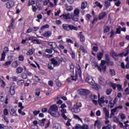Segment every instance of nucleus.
Wrapping results in <instances>:
<instances>
[{"label":"nucleus","mask_w":129,"mask_h":129,"mask_svg":"<svg viewBox=\"0 0 129 129\" xmlns=\"http://www.w3.org/2000/svg\"><path fill=\"white\" fill-rule=\"evenodd\" d=\"M102 57H103V53L102 52H99L97 54V58L98 60L100 61V60H101Z\"/></svg>","instance_id":"nucleus-25"},{"label":"nucleus","mask_w":129,"mask_h":129,"mask_svg":"<svg viewBox=\"0 0 129 129\" xmlns=\"http://www.w3.org/2000/svg\"><path fill=\"white\" fill-rule=\"evenodd\" d=\"M14 5H15V3L13 2V1H10L7 4V7L8 9H11V8H13L14 7Z\"/></svg>","instance_id":"nucleus-14"},{"label":"nucleus","mask_w":129,"mask_h":129,"mask_svg":"<svg viewBox=\"0 0 129 129\" xmlns=\"http://www.w3.org/2000/svg\"><path fill=\"white\" fill-rule=\"evenodd\" d=\"M22 109H18V113H19V114H21V115H26V112H22Z\"/></svg>","instance_id":"nucleus-49"},{"label":"nucleus","mask_w":129,"mask_h":129,"mask_svg":"<svg viewBox=\"0 0 129 129\" xmlns=\"http://www.w3.org/2000/svg\"><path fill=\"white\" fill-rule=\"evenodd\" d=\"M109 32V27L106 26L104 28V33H108Z\"/></svg>","instance_id":"nucleus-53"},{"label":"nucleus","mask_w":129,"mask_h":129,"mask_svg":"<svg viewBox=\"0 0 129 129\" xmlns=\"http://www.w3.org/2000/svg\"><path fill=\"white\" fill-rule=\"evenodd\" d=\"M0 129H13V127L5 126L4 124H0Z\"/></svg>","instance_id":"nucleus-26"},{"label":"nucleus","mask_w":129,"mask_h":129,"mask_svg":"<svg viewBox=\"0 0 129 129\" xmlns=\"http://www.w3.org/2000/svg\"><path fill=\"white\" fill-rule=\"evenodd\" d=\"M35 51L34 49H30L27 53V55H33V53Z\"/></svg>","instance_id":"nucleus-39"},{"label":"nucleus","mask_w":129,"mask_h":129,"mask_svg":"<svg viewBox=\"0 0 129 129\" xmlns=\"http://www.w3.org/2000/svg\"><path fill=\"white\" fill-rule=\"evenodd\" d=\"M111 92H112V89H108L106 91V93L107 95H109L111 94Z\"/></svg>","instance_id":"nucleus-45"},{"label":"nucleus","mask_w":129,"mask_h":129,"mask_svg":"<svg viewBox=\"0 0 129 129\" xmlns=\"http://www.w3.org/2000/svg\"><path fill=\"white\" fill-rule=\"evenodd\" d=\"M12 67L13 68H16L18 67V62L17 61H15L12 63Z\"/></svg>","instance_id":"nucleus-58"},{"label":"nucleus","mask_w":129,"mask_h":129,"mask_svg":"<svg viewBox=\"0 0 129 129\" xmlns=\"http://www.w3.org/2000/svg\"><path fill=\"white\" fill-rule=\"evenodd\" d=\"M69 30H71V31H72V30H74L75 31H77L78 29H77V27H75L72 25H70Z\"/></svg>","instance_id":"nucleus-41"},{"label":"nucleus","mask_w":129,"mask_h":129,"mask_svg":"<svg viewBox=\"0 0 129 129\" xmlns=\"http://www.w3.org/2000/svg\"><path fill=\"white\" fill-rule=\"evenodd\" d=\"M35 3L36 0H29L27 7H30V6H33V5H35Z\"/></svg>","instance_id":"nucleus-27"},{"label":"nucleus","mask_w":129,"mask_h":129,"mask_svg":"<svg viewBox=\"0 0 129 129\" xmlns=\"http://www.w3.org/2000/svg\"><path fill=\"white\" fill-rule=\"evenodd\" d=\"M48 46H50V47H51V49H52L53 51H55L54 49H56V48H57V44H56L55 42H48Z\"/></svg>","instance_id":"nucleus-11"},{"label":"nucleus","mask_w":129,"mask_h":129,"mask_svg":"<svg viewBox=\"0 0 129 129\" xmlns=\"http://www.w3.org/2000/svg\"><path fill=\"white\" fill-rule=\"evenodd\" d=\"M106 63H108L109 65H110V66H113V65H114V63L113 62V61L101 60L100 67H99L98 64L96 63V62L94 63V64H92V66H95V67H98V69H99V71H100V72L105 73V72L106 71V66H105V64H106Z\"/></svg>","instance_id":"nucleus-1"},{"label":"nucleus","mask_w":129,"mask_h":129,"mask_svg":"<svg viewBox=\"0 0 129 129\" xmlns=\"http://www.w3.org/2000/svg\"><path fill=\"white\" fill-rule=\"evenodd\" d=\"M62 60H63L62 58L56 57L55 58H52L51 62L54 66H59L61 64Z\"/></svg>","instance_id":"nucleus-4"},{"label":"nucleus","mask_w":129,"mask_h":129,"mask_svg":"<svg viewBox=\"0 0 129 129\" xmlns=\"http://www.w3.org/2000/svg\"><path fill=\"white\" fill-rule=\"evenodd\" d=\"M98 97L99 98L98 103L99 105H100V106H103V104H104V102H105V103L106 104L108 103V101L105 100L104 97H102L100 98V95L99 94H98Z\"/></svg>","instance_id":"nucleus-6"},{"label":"nucleus","mask_w":129,"mask_h":129,"mask_svg":"<svg viewBox=\"0 0 129 129\" xmlns=\"http://www.w3.org/2000/svg\"><path fill=\"white\" fill-rule=\"evenodd\" d=\"M86 81L92 85V86H93V88L95 89H96V88H97V86H96L95 83H94V81H93L92 77H88L86 79Z\"/></svg>","instance_id":"nucleus-5"},{"label":"nucleus","mask_w":129,"mask_h":129,"mask_svg":"<svg viewBox=\"0 0 129 129\" xmlns=\"http://www.w3.org/2000/svg\"><path fill=\"white\" fill-rule=\"evenodd\" d=\"M105 6L106 8H109V6H110V2L108 1H105Z\"/></svg>","instance_id":"nucleus-46"},{"label":"nucleus","mask_w":129,"mask_h":129,"mask_svg":"<svg viewBox=\"0 0 129 129\" xmlns=\"http://www.w3.org/2000/svg\"><path fill=\"white\" fill-rule=\"evenodd\" d=\"M79 17L76 16V15H74L73 16H72V19L73 21H74L75 22H78Z\"/></svg>","instance_id":"nucleus-36"},{"label":"nucleus","mask_w":129,"mask_h":129,"mask_svg":"<svg viewBox=\"0 0 129 129\" xmlns=\"http://www.w3.org/2000/svg\"><path fill=\"white\" fill-rule=\"evenodd\" d=\"M100 121L99 120H96L95 122L94 126H97L98 128H100Z\"/></svg>","instance_id":"nucleus-29"},{"label":"nucleus","mask_w":129,"mask_h":129,"mask_svg":"<svg viewBox=\"0 0 129 129\" xmlns=\"http://www.w3.org/2000/svg\"><path fill=\"white\" fill-rule=\"evenodd\" d=\"M61 13V10H59L56 11V12L54 13V16L55 17L58 16L59 15H60V13Z\"/></svg>","instance_id":"nucleus-61"},{"label":"nucleus","mask_w":129,"mask_h":129,"mask_svg":"<svg viewBox=\"0 0 129 129\" xmlns=\"http://www.w3.org/2000/svg\"><path fill=\"white\" fill-rule=\"evenodd\" d=\"M46 53H48V54H52L53 52V50L51 49H45Z\"/></svg>","instance_id":"nucleus-55"},{"label":"nucleus","mask_w":129,"mask_h":129,"mask_svg":"<svg viewBox=\"0 0 129 129\" xmlns=\"http://www.w3.org/2000/svg\"><path fill=\"white\" fill-rule=\"evenodd\" d=\"M70 54L71 55L72 59H75V52L72 50V49L70 51Z\"/></svg>","instance_id":"nucleus-34"},{"label":"nucleus","mask_w":129,"mask_h":129,"mask_svg":"<svg viewBox=\"0 0 129 129\" xmlns=\"http://www.w3.org/2000/svg\"><path fill=\"white\" fill-rule=\"evenodd\" d=\"M108 34H110V38H113L114 37V31L113 30H112L110 33Z\"/></svg>","instance_id":"nucleus-54"},{"label":"nucleus","mask_w":129,"mask_h":129,"mask_svg":"<svg viewBox=\"0 0 129 129\" xmlns=\"http://www.w3.org/2000/svg\"><path fill=\"white\" fill-rule=\"evenodd\" d=\"M24 83H25V81L24 80H18L17 81V85L21 86L24 84Z\"/></svg>","instance_id":"nucleus-40"},{"label":"nucleus","mask_w":129,"mask_h":129,"mask_svg":"<svg viewBox=\"0 0 129 129\" xmlns=\"http://www.w3.org/2000/svg\"><path fill=\"white\" fill-rule=\"evenodd\" d=\"M79 93L81 95H88V94H89V90L85 89H82L79 91Z\"/></svg>","instance_id":"nucleus-9"},{"label":"nucleus","mask_w":129,"mask_h":129,"mask_svg":"<svg viewBox=\"0 0 129 129\" xmlns=\"http://www.w3.org/2000/svg\"><path fill=\"white\" fill-rule=\"evenodd\" d=\"M80 77L81 78L82 76V73L81 72V69H80V67H78L76 70V75L72 76L71 78H69L67 79V81L68 82H71V81H76L77 80V77Z\"/></svg>","instance_id":"nucleus-2"},{"label":"nucleus","mask_w":129,"mask_h":129,"mask_svg":"<svg viewBox=\"0 0 129 129\" xmlns=\"http://www.w3.org/2000/svg\"><path fill=\"white\" fill-rule=\"evenodd\" d=\"M117 88L118 91H122V85L120 84H117Z\"/></svg>","instance_id":"nucleus-42"},{"label":"nucleus","mask_w":129,"mask_h":129,"mask_svg":"<svg viewBox=\"0 0 129 129\" xmlns=\"http://www.w3.org/2000/svg\"><path fill=\"white\" fill-rule=\"evenodd\" d=\"M95 5L96 7H98V8H100V9H102V7L103 6L100 4V3L98 2H95Z\"/></svg>","instance_id":"nucleus-43"},{"label":"nucleus","mask_w":129,"mask_h":129,"mask_svg":"<svg viewBox=\"0 0 129 129\" xmlns=\"http://www.w3.org/2000/svg\"><path fill=\"white\" fill-rule=\"evenodd\" d=\"M112 128V126L110 124H108L107 126H104L102 129H111Z\"/></svg>","instance_id":"nucleus-44"},{"label":"nucleus","mask_w":129,"mask_h":129,"mask_svg":"<svg viewBox=\"0 0 129 129\" xmlns=\"http://www.w3.org/2000/svg\"><path fill=\"white\" fill-rule=\"evenodd\" d=\"M109 73L111 76H115V71L113 69H110L109 70Z\"/></svg>","instance_id":"nucleus-23"},{"label":"nucleus","mask_w":129,"mask_h":129,"mask_svg":"<svg viewBox=\"0 0 129 129\" xmlns=\"http://www.w3.org/2000/svg\"><path fill=\"white\" fill-rule=\"evenodd\" d=\"M31 42L32 43H35V44H41V42H40V41H39V40L38 39H34L33 40H32Z\"/></svg>","instance_id":"nucleus-52"},{"label":"nucleus","mask_w":129,"mask_h":129,"mask_svg":"<svg viewBox=\"0 0 129 129\" xmlns=\"http://www.w3.org/2000/svg\"><path fill=\"white\" fill-rule=\"evenodd\" d=\"M82 106V104L80 103H77L76 104L74 105V106L71 109V111L72 112H75V113H78L80 112L81 109L80 108Z\"/></svg>","instance_id":"nucleus-3"},{"label":"nucleus","mask_w":129,"mask_h":129,"mask_svg":"<svg viewBox=\"0 0 129 129\" xmlns=\"http://www.w3.org/2000/svg\"><path fill=\"white\" fill-rule=\"evenodd\" d=\"M25 57L23 55H21L19 56V61H24Z\"/></svg>","instance_id":"nucleus-62"},{"label":"nucleus","mask_w":129,"mask_h":129,"mask_svg":"<svg viewBox=\"0 0 129 129\" xmlns=\"http://www.w3.org/2000/svg\"><path fill=\"white\" fill-rule=\"evenodd\" d=\"M62 28L66 31H69L70 25H68V24H63L62 25Z\"/></svg>","instance_id":"nucleus-31"},{"label":"nucleus","mask_w":129,"mask_h":129,"mask_svg":"<svg viewBox=\"0 0 129 129\" xmlns=\"http://www.w3.org/2000/svg\"><path fill=\"white\" fill-rule=\"evenodd\" d=\"M15 93V88H14V87H10V94H11L12 95H14Z\"/></svg>","instance_id":"nucleus-37"},{"label":"nucleus","mask_w":129,"mask_h":129,"mask_svg":"<svg viewBox=\"0 0 129 129\" xmlns=\"http://www.w3.org/2000/svg\"><path fill=\"white\" fill-rule=\"evenodd\" d=\"M114 106V101L110 100L109 102L108 106L110 108H112Z\"/></svg>","instance_id":"nucleus-32"},{"label":"nucleus","mask_w":129,"mask_h":129,"mask_svg":"<svg viewBox=\"0 0 129 129\" xmlns=\"http://www.w3.org/2000/svg\"><path fill=\"white\" fill-rule=\"evenodd\" d=\"M88 128H89L88 125L86 124H84L83 125H82V127L80 129H88Z\"/></svg>","instance_id":"nucleus-57"},{"label":"nucleus","mask_w":129,"mask_h":129,"mask_svg":"<svg viewBox=\"0 0 129 129\" xmlns=\"http://www.w3.org/2000/svg\"><path fill=\"white\" fill-rule=\"evenodd\" d=\"M57 110H59L58 106L56 104H53L50 106L49 109L48 110V113L56 111Z\"/></svg>","instance_id":"nucleus-8"},{"label":"nucleus","mask_w":129,"mask_h":129,"mask_svg":"<svg viewBox=\"0 0 129 129\" xmlns=\"http://www.w3.org/2000/svg\"><path fill=\"white\" fill-rule=\"evenodd\" d=\"M66 10L68 12H71L73 10V7L72 6H69L66 8Z\"/></svg>","instance_id":"nucleus-59"},{"label":"nucleus","mask_w":129,"mask_h":129,"mask_svg":"<svg viewBox=\"0 0 129 129\" xmlns=\"http://www.w3.org/2000/svg\"><path fill=\"white\" fill-rule=\"evenodd\" d=\"M12 64V61L11 60H9L6 61L5 63H4V66H6V67H9L10 65Z\"/></svg>","instance_id":"nucleus-35"},{"label":"nucleus","mask_w":129,"mask_h":129,"mask_svg":"<svg viewBox=\"0 0 129 129\" xmlns=\"http://www.w3.org/2000/svg\"><path fill=\"white\" fill-rule=\"evenodd\" d=\"M10 114L12 115V116H17L18 115L17 114V111L15 109H11L10 110Z\"/></svg>","instance_id":"nucleus-18"},{"label":"nucleus","mask_w":129,"mask_h":129,"mask_svg":"<svg viewBox=\"0 0 129 129\" xmlns=\"http://www.w3.org/2000/svg\"><path fill=\"white\" fill-rule=\"evenodd\" d=\"M11 21L12 22H11V25L10 26H9V28H11L12 29H15V22L16 21V19H14V18H12Z\"/></svg>","instance_id":"nucleus-20"},{"label":"nucleus","mask_w":129,"mask_h":129,"mask_svg":"<svg viewBox=\"0 0 129 129\" xmlns=\"http://www.w3.org/2000/svg\"><path fill=\"white\" fill-rule=\"evenodd\" d=\"M103 111L105 114V116L106 117V118H108L109 117V111L105 107L103 108Z\"/></svg>","instance_id":"nucleus-15"},{"label":"nucleus","mask_w":129,"mask_h":129,"mask_svg":"<svg viewBox=\"0 0 129 129\" xmlns=\"http://www.w3.org/2000/svg\"><path fill=\"white\" fill-rule=\"evenodd\" d=\"M113 121H114V122H116L118 123L120 121L118 118H117L116 116H114L113 118Z\"/></svg>","instance_id":"nucleus-48"},{"label":"nucleus","mask_w":129,"mask_h":129,"mask_svg":"<svg viewBox=\"0 0 129 129\" xmlns=\"http://www.w3.org/2000/svg\"><path fill=\"white\" fill-rule=\"evenodd\" d=\"M24 69L22 67H19L16 69V74H21L22 72H23Z\"/></svg>","instance_id":"nucleus-22"},{"label":"nucleus","mask_w":129,"mask_h":129,"mask_svg":"<svg viewBox=\"0 0 129 129\" xmlns=\"http://www.w3.org/2000/svg\"><path fill=\"white\" fill-rule=\"evenodd\" d=\"M87 7V2L86 1H84L82 2L81 4V10H85L86 8Z\"/></svg>","instance_id":"nucleus-17"},{"label":"nucleus","mask_w":129,"mask_h":129,"mask_svg":"<svg viewBox=\"0 0 129 129\" xmlns=\"http://www.w3.org/2000/svg\"><path fill=\"white\" fill-rule=\"evenodd\" d=\"M80 37L81 42H85V36L82 34H79Z\"/></svg>","instance_id":"nucleus-33"},{"label":"nucleus","mask_w":129,"mask_h":129,"mask_svg":"<svg viewBox=\"0 0 129 129\" xmlns=\"http://www.w3.org/2000/svg\"><path fill=\"white\" fill-rule=\"evenodd\" d=\"M93 46L92 50L94 52H97L98 51V47H97V44H92Z\"/></svg>","instance_id":"nucleus-24"},{"label":"nucleus","mask_w":129,"mask_h":129,"mask_svg":"<svg viewBox=\"0 0 129 129\" xmlns=\"http://www.w3.org/2000/svg\"><path fill=\"white\" fill-rule=\"evenodd\" d=\"M55 101H56L57 104H62V103H63V101L59 99L58 97H57L56 98H55Z\"/></svg>","instance_id":"nucleus-38"},{"label":"nucleus","mask_w":129,"mask_h":129,"mask_svg":"<svg viewBox=\"0 0 129 129\" xmlns=\"http://www.w3.org/2000/svg\"><path fill=\"white\" fill-rule=\"evenodd\" d=\"M67 103L68 105V108L69 110H71L72 108L73 107H72V102L70 101H68L67 102Z\"/></svg>","instance_id":"nucleus-30"},{"label":"nucleus","mask_w":129,"mask_h":129,"mask_svg":"<svg viewBox=\"0 0 129 129\" xmlns=\"http://www.w3.org/2000/svg\"><path fill=\"white\" fill-rule=\"evenodd\" d=\"M80 14V10L78 8H76L74 11V15L76 17H79Z\"/></svg>","instance_id":"nucleus-16"},{"label":"nucleus","mask_w":129,"mask_h":129,"mask_svg":"<svg viewBox=\"0 0 129 129\" xmlns=\"http://www.w3.org/2000/svg\"><path fill=\"white\" fill-rule=\"evenodd\" d=\"M4 116H6V115H9V110H8V109H5L4 110Z\"/></svg>","instance_id":"nucleus-50"},{"label":"nucleus","mask_w":129,"mask_h":129,"mask_svg":"<svg viewBox=\"0 0 129 129\" xmlns=\"http://www.w3.org/2000/svg\"><path fill=\"white\" fill-rule=\"evenodd\" d=\"M21 77L23 79H27L28 78V75L26 73H24L21 75Z\"/></svg>","instance_id":"nucleus-51"},{"label":"nucleus","mask_w":129,"mask_h":129,"mask_svg":"<svg viewBox=\"0 0 129 129\" xmlns=\"http://www.w3.org/2000/svg\"><path fill=\"white\" fill-rule=\"evenodd\" d=\"M116 110H117V108H115L113 109H111L110 118H111V117H112V116H113V115L115 114V112H116Z\"/></svg>","instance_id":"nucleus-21"},{"label":"nucleus","mask_w":129,"mask_h":129,"mask_svg":"<svg viewBox=\"0 0 129 129\" xmlns=\"http://www.w3.org/2000/svg\"><path fill=\"white\" fill-rule=\"evenodd\" d=\"M51 35L52 32L51 31H46L42 34V36L45 37V38H49V37H51Z\"/></svg>","instance_id":"nucleus-13"},{"label":"nucleus","mask_w":129,"mask_h":129,"mask_svg":"<svg viewBox=\"0 0 129 129\" xmlns=\"http://www.w3.org/2000/svg\"><path fill=\"white\" fill-rule=\"evenodd\" d=\"M52 117H55L56 118H58V117H60V112L59 110L54 111L52 112H50L48 113Z\"/></svg>","instance_id":"nucleus-7"},{"label":"nucleus","mask_w":129,"mask_h":129,"mask_svg":"<svg viewBox=\"0 0 129 129\" xmlns=\"http://www.w3.org/2000/svg\"><path fill=\"white\" fill-rule=\"evenodd\" d=\"M70 72L73 73L74 72V65L72 63L70 66Z\"/></svg>","instance_id":"nucleus-47"},{"label":"nucleus","mask_w":129,"mask_h":129,"mask_svg":"<svg viewBox=\"0 0 129 129\" xmlns=\"http://www.w3.org/2000/svg\"><path fill=\"white\" fill-rule=\"evenodd\" d=\"M80 50L82 51V53H86L87 51L84 48L83 46H81L80 47Z\"/></svg>","instance_id":"nucleus-60"},{"label":"nucleus","mask_w":129,"mask_h":129,"mask_svg":"<svg viewBox=\"0 0 129 129\" xmlns=\"http://www.w3.org/2000/svg\"><path fill=\"white\" fill-rule=\"evenodd\" d=\"M53 129H60V126L59 124H56L53 126Z\"/></svg>","instance_id":"nucleus-64"},{"label":"nucleus","mask_w":129,"mask_h":129,"mask_svg":"<svg viewBox=\"0 0 129 129\" xmlns=\"http://www.w3.org/2000/svg\"><path fill=\"white\" fill-rule=\"evenodd\" d=\"M99 83L101 84V85H105L106 84V80H105L103 77H99Z\"/></svg>","instance_id":"nucleus-10"},{"label":"nucleus","mask_w":129,"mask_h":129,"mask_svg":"<svg viewBox=\"0 0 129 129\" xmlns=\"http://www.w3.org/2000/svg\"><path fill=\"white\" fill-rule=\"evenodd\" d=\"M49 26L48 24H46L41 27V30H45V29H48Z\"/></svg>","instance_id":"nucleus-63"},{"label":"nucleus","mask_w":129,"mask_h":129,"mask_svg":"<svg viewBox=\"0 0 129 129\" xmlns=\"http://www.w3.org/2000/svg\"><path fill=\"white\" fill-rule=\"evenodd\" d=\"M61 19H64L65 20H69L70 19V14H62L59 16Z\"/></svg>","instance_id":"nucleus-12"},{"label":"nucleus","mask_w":129,"mask_h":129,"mask_svg":"<svg viewBox=\"0 0 129 129\" xmlns=\"http://www.w3.org/2000/svg\"><path fill=\"white\" fill-rule=\"evenodd\" d=\"M106 16V13L105 12H102L100 14L99 16V20H101L103 19L104 18V17Z\"/></svg>","instance_id":"nucleus-19"},{"label":"nucleus","mask_w":129,"mask_h":129,"mask_svg":"<svg viewBox=\"0 0 129 129\" xmlns=\"http://www.w3.org/2000/svg\"><path fill=\"white\" fill-rule=\"evenodd\" d=\"M74 118H76V119H78L79 120H80L81 122H83V121H82V119H81L80 117L77 115H74Z\"/></svg>","instance_id":"nucleus-56"},{"label":"nucleus","mask_w":129,"mask_h":129,"mask_svg":"<svg viewBox=\"0 0 129 129\" xmlns=\"http://www.w3.org/2000/svg\"><path fill=\"white\" fill-rule=\"evenodd\" d=\"M6 51H3L1 54V61H5V59H6Z\"/></svg>","instance_id":"nucleus-28"}]
</instances>
